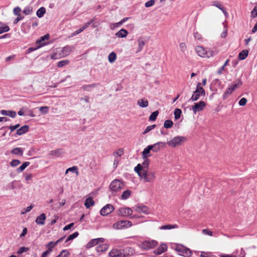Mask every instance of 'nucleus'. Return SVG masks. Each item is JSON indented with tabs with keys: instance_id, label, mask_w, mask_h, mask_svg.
Wrapping results in <instances>:
<instances>
[{
	"instance_id": "1",
	"label": "nucleus",
	"mask_w": 257,
	"mask_h": 257,
	"mask_svg": "<svg viewBox=\"0 0 257 257\" xmlns=\"http://www.w3.org/2000/svg\"><path fill=\"white\" fill-rule=\"evenodd\" d=\"M134 253V249L131 247H126L123 249H112L109 253L111 257H127Z\"/></svg>"
},
{
	"instance_id": "2",
	"label": "nucleus",
	"mask_w": 257,
	"mask_h": 257,
	"mask_svg": "<svg viewBox=\"0 0 257 257\" xmlns=\"http://www.w3.org/2000/svg\"><path fill=\"white\" fill-rule=\"evenodd\" d=\"M186 140L187 139L185 137L177 136L174 137L171 141H168L166 144L171 147L175 148L181 145L182 143L185 142Z\"/></svg>"
},
{
	"instance_id": "3",
	"label": "nucleus",
	"mask_w": 257,
	"mask_h": 257,
	"mask_svg": "<svg viewBox=\"0 0 257 257\" xmlns=\"http://www.w3.org/2000/svg\"><path fill=\"white\" fill-rule=\"evenodd\" d=\"M175 249L179 253V254L183 255L185 257H190L191 256V251L189 248L182 245L177 244Z\"/></svg>"
},
{
	"instance_id": "4",
	"label": "nucleus",
	"mask_w": 257,
	"mask_h": 257,
	"mask_svg": "<svg viewBox=\"0 0 257 257\" xmlns=\"http://www.w3.org/2000/svg\"><path fill=\"white\" fill-rule=\"evenodd\" d=\"M155 174L156 173L155 171H148L146 170L145 173L143 174V176L141 179H144L145 182L150 183L154 182L156 179Z\"/></svg>"
},
{
	"instance_id": "5",
	"label": "nucleus",
	"mask_w": 257,
	"mask_h": 257,
	"mask_svg": "<svg viewBox=\"0 0 257 257\" xmlns=\"http://www.w3.org/2000/svg\"><path fill=\"white\" fill-rule=\"evenodd\" d=\"M123 187V183L118 179H115L112 181L109 186L110 189L114 192L120 191Z\"/></svg>"
},
{
	"instance_id": "6",
	"label": "nucleus",
	"mask_w": 257,
	"mask_h": 257,
	"mask_svg": "<svg viewBox=\"0 0 257 257\" xmlns=\"http://www.w3.org/2000/svg\"><path fill=\"white\" fill-rule=\"evenodd\" d=\"M157 244V242L154 240H145L141 244V247L145 250H148L155 247Z\"/></svg>"
},
{
	"instance_id": "7",
	"label": "nucleus",
	"mask_w": 257,
	"mask_h": 257,
	"mask_svg": "<svg viewBox=\"0 0 257 257\" xmlns=\"http://www.w3.org/2000/svg\"><path fill=\"white\" fill-rule=\"evenodd\" d=\"M206 103L203 101H200L199 102L194 103V105L192 106V109L194 114L197 112H199L203 110L206 106Z\"/></svg>"
},
{
	"instance_id": "8",
	"label": "nucleus",
	"mask_w": 257,
	"mask_h": 257,
	"mask_svg": "<svg viewBox=\"0 0 257 257\" xmlns=\"http://www.w3.org/2000/svg\"><path fill=\"white\" fill-rule=\"evenodd\" d=\"M114 209V207L110 204H108L105 205L100 210V213L101 215L106 216L109 213H111Z\"/></svg>"
},
{
	"instance_id": "9",
	"label": "nucleus",
	"mask_w": 257,
	"mask_h": 257,
	"mask_svg": "<svg viewBox=\"0 0 257 257\" xmlns=\"http://www.w3.org/2000/svg\"><path fill=\"white\" fill-rule=\"evenodd\" d=\"M117 214L118 215L124 216L126 215L131 216L133 214V210L128 207L119 208L117 211Z\"/></svg>"
},
{
	"instance_id": "10",
	"label": "nucleus",
	"mask_w": 257,
	"mask_h": 257,
	"mask_svg": "<svg viewBox=\"0 0 257 257\" xmlns=\"http://www.w3.org/2000/svg\"><path fill=\"white\" fill-rule=\"evenodd\" d=\"M103 238H98L91 239L89 242H88L86 245V247L87 248H91L94 245H96L98 244L99 242H104Z\"/></svg>"
},
{
	"instance_id": "11",
	"label": "nucleus",
	"mask_w": 257,
	"mask_h": 257,
	"mask_svg": "<svg viewBox=\"0 0 257 257\" xmlns=\"http://www.w3.org/2000/svg\"><path fill=\"white\" fill-rule=\"evenodd\" d=\"M64 238V237H62L55 242L50 241V242H49L46 245V247L48 248V249L47 250H48L50 253L53 250L54 247L56 245H57L58 243L61 242Z\"/></svg>"
},
{
	"instance_id": "12",
	"label": "nucleus",
	"mask_w": 257,
	"mask_h": 257,
	"mask_svg": "<svg viewBox=\"0 0 257 257\" xmlns=\"http://www.w3.org/2000/svg\"><path fill=\"white\" fill-rule=\"evenodd\" d=\"M166 145V144L165 143L159 142L153 145L149 146L151 147L150 148L151 150H152L155 153H157L160 150L161 146H162V147H164Z\"/></svg>"
},
{
	"instance_id": "13",
	"label": "nucleus",
	"mask_w": 257,
	"mask_h": 257,
	"mask_svg": "<svg viewBox=\"0 0 257 257\" xmlns=\"http://www.w3.org/2000/svg\"><path fill=\"white\" fill-rule=\"evenodd\" d=\"M167 250V246L165 243H162L156 249L154 250L155 254L159 255L164 252Z\"/></svg>"
},
{
	"instance_id": "14",
	"label": "nucleus",
	"mask_w": 257,
	"mask_h": 257,
	"mask_svg": "<svg viewBox=\"0 0 257 257\" xmlns=\"http://www.w3.org/2000/svg\"><path fill=\"white\" fill-rule=\"evenodd\" d=\"M195 50L198 55L202 57H205L207 51L205 50V49L200 46H197L195 48Z\"/></svg>"
},
{
	"instance_id": "15",
	"label": "nucleus",
	"mask_w": 257,
	"mask_h": 257,
	"mask_svg": "<svg viewBox=\"0 0 257 257\" xmlns=\"http://www.w3.org/2000/svg\"><path fill=\"white\" fill-rule=\"evenodd\" d=\"M135 171L138 173L139 177L141 178L143 174L145 173L146 169H143V167L140 164H138L134 169Z\"/></svg>"
},
{
	"instance_id": "16",
	"label": "nucleus",
	"mask_w": 257,
	"mask_h": 257,
	"mask_svg": "<svg viewBox=\"0 0 257 257\" xmlns=\"http://www.w3.org/2000/svg\"><path fill=\"white\" fill-rule=\"evenodd\" d=\"M135 211L139 213H143L146 214H149V209L146 206H138L135 208Z\"/></svg>"
},
{
	"instance_id": "17",
	"label": "nucleus",
	"mask_w": 257,
	"mask_h": 257,
	"mask_svg": "<svg viewBox=\"0 0 257 257\" xmlns=\"http://www.w3.org/2000/svg\"><path fill=\"white\" fill-rule=\"evenodd\" d=\"M29 126L28 125H25L17 130V134L18 135H22L29 131Z\"/></svg>"
},
{
	"instance_id": "18",
	"label": "nucleus",
	"mask_w": 257,
	"mask_h": 257,
	"mask_svg": "<svg viewBox=\"0 0 257 257\" xmlns=\"http://www.w3.org/2000/svg\"><path fill=\"white\" fill-rule=\"evenodd\" d=\"M1 113L3 115H7L12 118H15L16 116V112L12 110H2Z\"/></svg>"
},
{
	"instance_id": "19",
	"label": "nucleus",
	"mask_w": 257,
	"mask_h": 257,
	"mask_svg": "<svg viewBox=\"0 0 257 257\" xmlns=\"http://www.w3.org/2000/svg\"><path fill=\"white\" fill-rule=\"evenodd\" d=\"M46 219V215L44 213L41 214L36 219V222L39 225H44Z\"/></svg>"
},
{
	"instance_id": "20",
	"label": "nucleus",
	"mask_w": 257,
	"mask_h": 257,
	"mask_svg": "<svg viewBox=\"0 0 257 257\" xmlns=\"http://www.w3.org/2000/svg\"><path fill=\"white\" fill-rule=\"evenodd\" d=\"M72 51V47L69 46H66L63 48L61 51V55L63 57L68 55Z\"/></svg>"
},
{
	"instance_id": "21",
	"label": "nucleus",
	"mask_w": 257,
	"mask_h": 257,
	"mask_svg": "<svg viewBox=\"0 0 257 257\" xmlns=\"http://www.w3.org/2000/svg\"><path fill=\"white\" fill-rule=\"evenodd\" d=\"M49 38V34H46L44 35V36L41 37L39 39L37 40L36 41V43L37 44H39L40 45L38 46V48H40L41 46L45 45V43H42L43 42H44L46 40H48Z\"/></svg>"
},
{
	"instance_id": "22",
	"label": "nucleus",
	"mask_w": 257,
	"mask_h": 257,
	"mask_svg": "<svg viewBox=\"0 0 257 257\" xmlns=\"http://www.w3.org/2000/svg\"><path fill=\"white\" fill-rule=\"evenodd\" d=\"M151 147L149 145L146 148L144 149L142 152V158L143 159H146L148 157L151 156L150 155V151H151Z\"/></svg>"
},
{
	"instance_id": "23",
	"label": "nucleus",
	"mask_w": 257,
	"mask_h": 257,
	"mask_svg": "<svg viewBox=\"0 0 257 257\" xmlns=\"http://www.w3.org/2000/svg\"><path fill=\"white\" fill-rule=\"evenodd\" d=\"M95 20V17H94L92 19H91L90 21L85 23L83 26V27H82V29L84 30L87 28H88L91 24H92V26L93 28H96L97 26V25H95V23H94Z\"/></svg>"
},
{
	"instance_id": "24",
	"label": "nucleus",
	"mask_w": 257,
	"mask_h": 257,
	"mask_svg": "<svg viewBox=\"0 0 257 257\" xmlns=\"http://www.w3.org/2000/svg\"><path fill=\"white\" fill-rule=\"evenodd\" d=\"M64 153L62 149H56L50 152L49 155L52 156L60 157Z\"/></svg>"
},
{
	"instance_id": "25",
	"label": "nucleus",
	"mask_w": 257,
	"mask_h": 257,
	"mask_svg": "<svg viewBox=\"0 0 257 257\" xmlns=\"http://www.w3.org/2000/svg\"><path fill=\"white\" fill-rule=\"evenodd\" d=\"M127 34L128 32L126 30L121 29L115 34V35L118 38H125L127 36Z\"/></svg>"
},
{
	"instance_id": "26",
	"label": "nucleus",
	"mask_w": 257,
	"mask_h": 257,
	"mask_svg": "<svg viewBox=\"0 0 257 257\" xmlns=\"http://www.w3.org/2000/svg\"><path fill=\"white\" fill-rule=\"evenodd\" d=\"M10 29V27L6 24L0 22V34L9 31Z\"/></svg>"
},
{
	"instance_id": "27",
	"label": "nucleus",
	"mask_w": 257,
	"mask_h": 257,
	"mask_svg": "<svg viewBox=\"0 0 257 257\" xmlns=\"http://www.w3.org/2000/svg\"><path fill=\"white\" fill-rule=\"evenodd\" d=\"M24 152L23 149L21 148H16L11 151V153L16 155L23 156Z\"/></svg>"
},
{
	"instance_id": "28",
	"label": "nucleus",
	"mask_w": 257,
	"mask_h": 257,
	"mask_svg": "<svg viewBox=\"0 0 257 257\" xmlns=\"http://www.w3.org/2000/svg\"><path fill=\"white\" fill-rule=\"evenodd\" d=\"M137 104L141 107H146L148 106L149 102L146 99L142 98L138 101Z\"/></svg>"
},
{
	"instance_id": "29",
	"label": "nucleus",
	"mask_w": 257,
	"mask_h": 257,
	"mask_svg": "<svg viewBox=\"0 0 257 257\" xmlns=\"http://www.w3.org/2000/svg\"><path fill=\"white\" fill-rule=\"evenodd\" d=\"M200 96H202L201 95V93L198 90H195L194 91L193 94L189 100L193 101H197L199 98Z\"/></svg>"
},
{
	"instance_id": "30",
	"label": "nucleus",
	"mask_w": 257,
	"mask_h": 257,
	"mask_svg": "<svg viewBox=\"0 0 257 257\" xmlns=\"http://www.w3.org/2000/svg\"><path fill=\"white\" fill-rule=\"evenodd\" d=\"M94 202L92 198L89 197L87 198L85 202V206L87 208H89L90 207L93 206Z\"/></svg>"
},
{
	"instance_id": "31",
	"label": "nucleus",
	"mask_w": 257,
	"mask_h": 257,
	"mask_svg": "<svg viewBox=\"0 0 257 257\" xmlns=\"http://www.w3.org/2000/svg\"><path fill=\"white\" fill-rule=\"evenodd\" d=\"M248 54V51L247 50H243L241 51L238 55V58L240 60H244L246 58Z\"/></svg>"
},
{
	"instance_id": "32",
	"label": "nucleus",
	"mask_w": 257,
	"mask_h": 257,
	"mask_svg": "<svg viewBox=\"0 0 257 257\" xmlns=\"http://www.w3.org/2000/svg\"><path fill=\"white\" fill-rule=\"evenodd\" d=\"M107 248L108 245L106 244H103L98 245L96 248V250L97 252H102L106 250Z\"/></svg>"
},
{
	"instance_id": "33",
	"label": "nucleus",
	"mask_w": 257,
	"mask_h": 257,
	"mask_svg": "<svg viewBox=\"0 0 257 257\" xmlns=\"http://www.w3.org/2000/svg\"><path fill=\"white\" fill-rule=\"evenodd\" d=\"M29 162H24L20 167L17 169V172L18 173H21L23 172L27 167H28L30 165Z\"/></svg>"
},
{
	"instance_id": "34",
	"label": "nucleus",
	"mask_w": 257,
	"mask_h": 257,
	"mask_svg": "<svg viewBox=\"0 0 257 257\" xmlns=\"http://www.w3.org/2000/svg\"><path fill=\"white\" fill-rule=\"evenodd\" d=\"M131 193L132 191L130 190H126L123 191L121 196V199L123 200L127 199L131 196Z\"/></svg>"
},
{
	"instance_id": "35",
	"label": "nucleus",
	"mask_w": 257,
	"mask_h": 257,
	"mask_svg": "<svg viewBox=\"0 0 257 257\" xmlns=\"http://www.w3.org/2000/svg\"><path fill=\"white\" fill-rule=\"evenodd\" d=\"M138 42L139 46L137 51V53L141 52L142 50L144 45H145V42L141 38H139L138 40Z\"/></svg>"
},
{
	"instance_id": "36",
	"label": "nucleus",
	"mask_w": 257,
	"mask_h": 257,
	"mask_svg": "<svg viewBox=\"0 0 257 257\" xmlns=\"http://www.w3.org/2000/svg\"><path fill=\"white\" fill-rule=\"evenodd\" d=\"M235 89L233 88L232 85L229 86L225 90L223 97L224 99L227 95L230 94Z\"/></svg>"
},
{
	"instance_id": "37",
	"label": "nucleus",
	"mask_w": 257,
	"mask_h": 257,
	"mask_svg": "<svg viewBox=\"0 0 257 257\" xmlns=\"http://www.w3.org/2000/svg\"><path fill=\"white\" fill-rule=\"evenodd\" d=\"M123 220H120L115 223L113 225V228L115 229H123L122 226Z\"/></svg>"
},
{
	"instance_id": "38",
	"label": "nucleus",
	"mask_w": 257,
	"mask_h": 257,
	"mask_svg": "<svg viewBox=\"0 0 257 257\" xmlns=\"http://www.w3.org/2000/svg\"><path fill=\"white\" fill-rule=\"evenodd\" d=\"M45 13H46L45 8L44 7H41L38 10L36 14H37V16L39 18H41L44 16V15L45 14Z\"/></svg>"
},
{
	"instance_id": "39",
	"label": "nucleus",
	"mask_w": 257,
	"mask_h": 257,
	"mask_svg": "<svg viewBox=\"0 0 257 257\" xmlns=\"http://www.w3.org/2000/svg\"><path fill=\"white\" fill-rule=\"evenodd\" d=\"M108 59L110 63L114 62L116 59V54L113 52H111L108 55Z\"/></svg>"
},
{
	"instance_id": "40",
	"label": "nucleus",
	"mask_w": 257,
	"mask_h": 257,
	"mask_svg": "<svg viewBox=\"0 0 257 257\" xmlns=\"http://www.w3.org/2000/svg\"><path fill=\"white\" fill-rule=\"evenodd\" d=\"M195 90H198V91H199L201 93V95L202 96L205 95V91L204 89V88L201 86L200 83H198L197 86H196V89Z\"/></svg>"
},
{
	"instance_id": "41",
	"label": "nucleus",
	"mask_w": 257,
	"mask_h": 257,
	"mask_svg": "<svg viewBox=\"0 0 257 257\" xmlns=\"http://www.w3.org/2000/svg\"><path fill=\"white\" fill-rule=\"evenodd\" d=\"M178 227V226L177 225H171V224H167V225H163L162 226L160 227V229H163V230H165V229H173V228H177Z\"/></svg>"
},
{
	"instance_id": "42",
	"label": "nucleus",
	"mask_w": 257,
	"mask_h": 257,
	"mask_svg": "<svg viewBox=\"0 0 257 257\" xmlns=\"http://www.w3.org/2000/svg\"><path fill=\"white\" fill-rule=\"evenodd\" d=\"M213 5L221 10L226 17L228 16V13L225 10V9L224 7H222L221 4L214 3Z\"/></svg>"
},
{
	"instance_id": "43",
	"label": "nucleus",
	"mask_w": 257,
	"mask_h": 257,
	"mask_svg": "<svg viewBox=\"0 0 257 257\" xmlns=\"http://www.w3.org/2000/svg\"><path fill=\"white\" fill-rule=\"evenodd\" d=\"M158 114H159V111L158 110L154 111L153 113H151V114L149 116V120L151 121L156 120Z\"/></svg>"
},
{
	"instance_id": "44",
	"label": "nucleus",
	"mask_w": 257,
	"mask_h": 257,
	"mask_svg": "<svg viewBox=\"0 0 257 257\" xmlns=\"http://www.w3.org/2000/svg\"><path fill=\"white\" fill-rule=\"evenodd\" d=\"M173 125V121L171 120L168 119V120H166L165 121L164 124V127H165L166 128H170L172 127Z\"/></svg>"
},
{
	"instance_id": "45",
	"label": "nucleus",
	"mask_w": 257,
	"mask_h": 257,
	"mask_svg": "<svg viewBox=\"0 0 257 257\" xmlns=\"http://www.w3.org/2000/svg\"><path fill=\"white\" fill-rule=\"evenodd\" d=\"M181 113H182V111L180 109L176 108L174 110V115H175V119H179L181 116Z\"/></svg>"
},
{
	"instance_id": "46",
	"label": "nucleus",
	"mask_w": 257,
	"mask_h": 257,
	"mask_svg": "<svg viewBox=\"0 0 257 257\" xmlns=\"http://www.w3.org/2000/svg\"><path fill=\"white\" fill-rule=\"evenodd\" d=\"M79 235V233L76 231V232H75L74 233H73V234L70 235L66 239V242H67L69 240H73V239L75 238L76 237H77Z\"/></svg>"
},
{
	"instance_id": "47",
	"label": "nucleus",
	"mask_w": 257,
	"mask_h": 257,
	"mask_svg": "<svg viewBox=\"0 0 257 257\" xmlns=\"http://www.w3.org/2000/svg\"><path fill=\"white\" fill-rule=\"evenodd\" d=\"M143 159L144 160V161L143 162L142 165H141L143 167L144 169H146L147 170L149 166L150 161L148 158Z\"/></svg>"
},
{
	"instance_id": "48",
	"label": "nucleus",
	"mask_w": 257,
	"mask_h": 257,
	"mask_svg": "<svg viewBox=\"0 0 257 257\" xmlns=\"http://www.w3.org/2000/svg\"><path fill=\"white\" fill-rule=\"evenodd\" d=\"M122 226L123 229L128 228L132 226V222L131 221L123 220Z\"/></svg>"
},
{
	"instance_id": "49",
	"label": "nucleus",
	"mask_w": 257,
	"mask_h": 257,
	"mask_svg": "<svg viewBox=\"0 0 257 257\" xmlns=\"http://www.w3.org/2000/svg\"><path fill=\"white\" fill-rule=\"evenodd\" d=\"M33 12V8L31 7H26L23 10V13L26 15L31 14Z\"/></svg>"
},
{
	"instance_id": "50",
	"label": "nucleus",
	"mask_w": 257,
	"mask_h": 257,
	"mask_svg": "<svg viewBox=\"0 0 257 257\" xmlns=\"http://www.w3.org/2000/svg\"><path fill=\"white\" fill-rule=\"evenodd\" d=\"M69 254L68 251L67 250H63L56 257H68Z\"/></svg>"
},
{
	"instance_id": "51",
	"label": "nucleus",
	"mask_w": 257,
	"mask_h": 257,
	"mask_svg": "<svg viewBox=\"0 0 257 257\" xmlns=\"http://www.w3.org/2000/svg\"><path fill=\"white\" fill-rule=\"evenodd\" d=\"M69 61L68 60H62L59 61L57 64V66L58 67H62L67 64H68Z\"/></svg>"
},
{
	"instance_id": "52",
	"label": "nucleus",
	"mask_w": 257,
	"mask_h": 257,
	"mask_svg": "<svg viewBox=\"0 0 257 257\" xmlns=\"http://www.w3.org/2000/svg\"><path fill=\"white\" fill-rule=\"evenodd\" d=\"M69 171L76 173V174H78V168L76 166H73L72 167L69 168L66 170V173H67Z\"/></svg>"
},
{
	"instance_id": "53",
	"label": "nucleus",
	"mask_w": 257,
	"mask_h": 257,
	"mask_svg": "<svg viewBox=\"0 0 257 257\" xmlns=\"http://www.w3.org/2000/svg\"><path fill=\"white\" fill-rule=\"evenodd\" d=\"M123 154V149H119L116 152H114L113 155L115 157H120Z\"/></svg>"
},
{
	"instance_id": "54",
	"label": "nucleus",
	"mask_w": 257,
	"mask_h": 257,
	"mask_svg": "<svg viewBox=\"0 0 257 257\" xmlns=\"http://www.w3.org/2000/svg\"><path fill=\"white\" fill-rule=\"evenodd\" d=\"M96 86V84H88V85H83L82 87V88L85 90V91H88L89 90V88H92V87H94Z\"/></svg>"
},
{
	"instance_id": "55",
	"label": "nucleus",
	"mask_w": 257,
	"mask_h": 257,
	"mask_svg": "<svg viewBox=\"0 0 257 257\" xmlns=\"http://www.w3.org/2000/svg\"><path fill=\"white\" fill-rule=\"evenodd\" d=\"M49 107L48 106H41L39 108V110L43 114H46L48 112Z\"/></svg>"
},
{
	"instance_id": "56",
	"label": "nucleus",
	"mask_w": 257,
	"mask_h": 257,
	"mask_svg": "<svg viewBox=\"0 0 257 257\" xmlns=\"http://www.w3.org/2000/svg\"><path fill=\"white\" fill-rule=\"evenodd\" d=\"M251 17L252 18L257 17V6L254 7L251 12Z\"/></svg>"
},
{
	"instance_id": "57",
	"label": "nucleus",
	"mask_w": 257,
	"mask_h": 257,
	"mask_svg": "<svg viewBox=\"0 0 257 257\" xmlns=\"http://www.w3.org/2000/svg\"><path fill=\"white\" fill-rule=\"evenodd\" d=\"M21 163V162L20 160H16V159H15V160H13L10 164L13 167H16L18 165H19Z\"/></svg>"
},
{
	"instance_id": "58",
	"label": "nucleus",
	"mask_w": 257,
	"mask_h": 257,
	"mask_svg": "<svg viewBox=\"0 0 257 257\" xmlns=\"http://www.w3.org/2000/svg\"><path fill=\"white\" fill-rule=\"evenodd\" d=\"M21 11V9L20 7H17L13 10V13L15 15H16L17 16H20L21 15L20 12Z\"/></svg>"
},
{
	"instance_id": "59",
	"label": "nucleus",
	"mask_w": 257,
	"mask_h": 257,
	"mask_svg": "<svg viewBox=\"0 0 257 257\" xmlns=\"http://www.w3.org/2000/svg\"><path fill=\"white\" fill-rule=\"evenodd\" d=\"M242 82L240 80V79H238L237 80H236V83L232 85V86L233 87V88L234 89H235L236 88H237L239 86H241L242 85Z\"/></svg>"
},
{
	"instance_id": "60",
	"label": "nucleus",
	"mask_w": 257,
	"mask_h": 257,
	"mask_svg": "<svg viewBox=\"0 0 257 257\" xmlns=\"http://www.w3.org/2000/svg\"><path fill=\"white\" fill-rule=\"evenodd\" d=\"M156 126L155 124L151 125L150 126H148L147 127L146 129L145 130V131L143 133V134H146L151 131L152 130L155 128Z\"/></svg>"
},
{
	"instance_id": "61",
	"label": "nucleus",
	"mask_w": 257,
	"mask_h": 257,
	"mask_svg": "<svg viewBox=\"0 0 257 257\" xmlns=\"http://www.w3.org/2000/svg\"><path fill=\"white\" fill-rule=\"evenodd\" d=\"M155 0H150L145 3V6L146 7L149 8V7H150L153 6L155 4Z\"/></svg>"
},
{
	"instance_id": "62",
	"label": "nucleus",
	"mask_w": 257,
	"mask_h": 257,
	"mask_svg": "<svg viewBox=\"0 0 257 257\" xmlns=\"http://www.w3.org/2000/svg\"><path fill=\"white\" fill-rule=\"evenodd\" d=\"M28 250H29V248L23 246L19 248V250L18 251V253L21 254V253H23L24 252L27 251Z\"/></svg>"
},
{
	"instance_id": "63",
	"label": "nucleus",
	"mask_w": 257,
	"mask_h": 257,
	"mask_svg": "<svg viewBox=\"0 0 257 257\" xmlns=\"http://www.w3.org/2000/svg\"><path fill=\"white\" fill-rule=\"evenodd\" d=\"M247 102V99L245 98H242L239 101L238 104L240 106H244Z\"/></svg>"
},
{
	"instance_id": "64",
	"label": "nucleus",
	"mask_w": 257,
	"mask_h": 257,
	"mask_svg": "<svg viewBox=\"0 0 257 257\" xmlns=\"http://www.w3.org/2000/svg\"><path fill=\"white\" fill-rule=\"evenodd\" d=\"M122 24V23H121V21H120V22H118V23H114V24H111V25H110V28H111V29H113V28H115V27H119V26H121Z\"/></svg>"
}]
</instances>
